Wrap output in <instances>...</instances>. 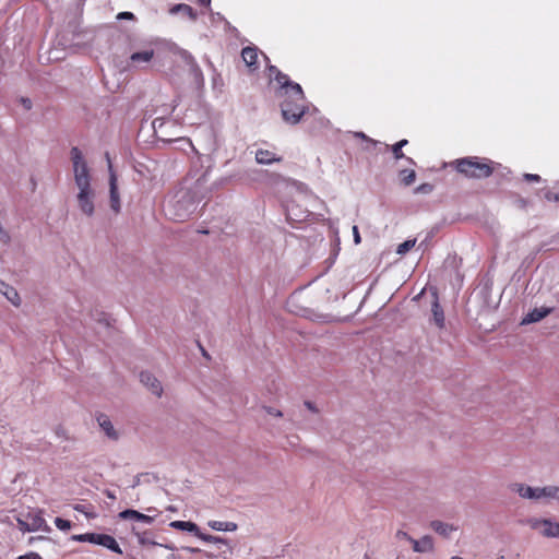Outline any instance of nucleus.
<instances>
[{
	"mask_svg": "<svg viewBox=\"0 0 559 559\" xmlns=\"http://www.w3.org/2000/svg\"><path fill=\"white\" fill-rule=\"evenodd\" d=\"M392 153H393L395 159H400V158L404 157L402 150L396 144H394L392 146Z\"/></svg>",
	"mask_w": 559,
	"mask_h": 559,
	"instance_id": "f704fd0d",
	"label": "nucleus"
},
{
	"mask_svg": "<svg viewBox=\"0 0 559 559\" xmlns=\"http://www.w3.org/2000/svg\"><path fill=\"white\" fill-rule=\"evenodd\" d=\"M17 559H41V557L37 552H28L20 556Z\"/></svg>",
	"mask_w": 559,
	"mask_h": 559,
	"instance_id": "4c0bfd02",
	"label": "nucleus"
},
{
	"mask_svg": "<svg viewBox=\"0 0 559 559\" xmlns=\"http://www.w3.org/2000/svg\"><path fill=\"white\" fill-rule=\"evenodd\" d=\"M524 178L527 181H539L540 180V177L538 175H533V174H525Z\"/></svg>",
	"mask_w": 559,
	"mask_h": 559,
	"instance_id": "58836bf2",
	"label": "nucleus"
},
{
	"mask_svg": "<svg viewBox=\"0 0 559 559\" xmlns=\"http://www.w3.org/2000/svg\"><path fill=\"white\" fill-rule=\"evenodd\" d=\"M396 537L400 539H405V540L409 542L411 544H412V540H414V538L411 535H408V533H406L404 531H397Z\"/></svg>",
	"mask_w": 559,
	"mask_h": 559,
	"instance_id": "72a5a7b5",
	"label": "nucleus"
},
{
	"mask_svg": "<svg viewBox=\"0 0 559 559\" xmlns=\"http://www.w3.org/2000/svg\"><path fill=\"white\" fill-rule=\"evenodd\" d=\"M154 57L153 49H145L142 51L133 52L130 56V62L132 66H138L140 63H148Z\"/></svg>",
	"mask_w": 559,
	"mask_h": 559,
	"instance_id": "6ab92c4d",
	"label": "nucleus"
},
{
	"mask_svg": "<svg viewBox=\"0 0 559 559\" xmlns=\"http://www.w3.org/2000/svg\"><path fill=\"white\" fill-rule=\"evenodd\" d=\"M22 104L26 109H31L32 107V102L28 98H23Z\"/></svg>",
	"mask_w": 559,
	"mask_h": 559,
	"instance_id": "a19ab883",
	"label": "nucleus"
},
{
	"mask_svg": "<svg viewBox=\"0 0 559 559\" xmlns=\"http://www.w3.org/2000/svg\"><path fill=\"white\" fill-rule=\"evenodd\" d=\"M169 525L170 527L176 530L193 533L197 537H199L200 535V530L198 525L190 521H173Z\"/></svg>",
	"mask_w": 559,
	"mask_h": 559,
	"instance_id": "aec40b11",
	"label": "nucleus"
},
{
	"mask_svg": "<svg viewBox=\"0 0 559 559\" xmlns=\"http://www.w3.org/2000/svg\"><path fill=\"white\" fill-rule=\"evenodd\" d=\"M85 515H86L87 518H92V519H93V518H96V514H95L94 512H87V511H86Z\"/></svg>",
	"mask_w": 559,
	"mask_h": 559,
	"instance_id": "de8ad7c7",
	"label": "nucleus"
},
{
	"mask_svg": "<svg viewBox=\"0 0 559 559\" xmlns=\"http://www.w3.org/2000/svg\"><path fill=\"white\" fill-rule=\"evenodd\" d=\"M97 545H100V546H103L105 548H108V549H110L111 551H114L116 554H119V555L122 554V549L120 548L119 544L110 535L99 534V537H98V540H97Z\"/></svg>",
	"mask_w": 559,
	"mask_h": 559,
	"instance_id": "a211bd4d",
	"label": "nucleus"
},
{
	"mask_svg": "<svg viewBox=\"0 0 559 559\" xmlns=\"http://www.w3.org/2000/svg\"><path fill=\"white\" fill-rule=\"evenodd\" d=\"M413 550L418 554L432 552L435 549L433 538L429 535L423 536L420 539L412 540Z\"/></svg>",
	"mask_w": 559,
	"mask_h": 559,
	"instance_id": "9b49d317",
	"label": "nucleus"
},
{
	"mask_svg": "<svg viewBox=\"0 0 559 559\" xmlns=\"http://www.w3.org/2000/svg\"><path fill=\"white\" fill-rule=\"evenodd\" d=\"M528 523L531 528L537 531L543 537L559 538V522L551 519L534 518Z\"/></svg>",
	"mask_w": 559,
	"mask_h": 559,
	"instance_id": "39448f33",
	"label": "nucleus"
},
{
	"mask_svg": "<svg viewBox=\"0 0 559 559\" xmlns=\"http://www.w3.org/2000/svg\"><path fill=\"white\" fill-rule=\"evenodd\" d=\"M255 160L258 164H261V165H270L272 163H275V162H281L282 158L281 157H277L275 155V153L269 151V150H258L255 152Z\"/></svg>",
	"mask_w": 559,
	"mask_h": 559,
	"instance_id": "dca6fc26",
	"label": "nucleus"
},
{
	"mask_svg": "<svg viewBox=\"0 0 559 559\" xmlns=\"http://www.w3.org/2000/svg\"><path fill=\"white\" fill-rule=\"evenodd\" d=\"M119 518L122 520H135L141 521L145 524H152L154 522V518L144 513H141L136 510L128 509L124 511H121L119 513Z\"/></svg>",
	"mask_w": 559,
	"mask_h": 559,
	"instance_id": "f8f14e48",
	"label": "nucleus"
},
{
	"mask_svg": "<svg viewBox=\"0 0 559 559\" xmlns=\"http://www.w3.org/2000/svg\"><path fill=\"white\" fill-rule=\"evenodd\" d=\"M167 559H180V556L175 552H171L169 556H167Z\"/></svg>",
	"mask_w": 559,
	"mask_h": 559,
	"instance_id": "a18cd8bd",
	"label": "nucleus"
},
{
	"mask_svg": "<svg viewBox=\"0 0 559 559\" xmlns=\"http://www.w3.org/2000/svg\"><path fill=\"white\" fill-rule=\"evenodd\" d=\"M200 2L204 5H209L211 0H200Z\"/></svg>",
	"mask_w": 559,
	"mask_h": 559,
	"instance_id": "8fccbe9b",
	"label": "nucleus"
},
{
	"mask_svg": "<svg viewBox=\"0 0 559 559\" xmlns=\"http://www.w3.org/2000/svg\"><path fill=\"white\" fill-rule=\"evenodd\" d=\"M117 19H118V20H133V19H134V15H133V13H131V12H120V13L117 15Z\"/></svg>",
	"mask_w": 559,
	"mask_h": 559,
	"instance_id": "c9c22d12",
	"label": "nucleus"
},
{
	"mask_svg": "<svg viewBox=\"0 0 559 559\" xmlns=\"http://www.w3.org/2000/svg\"><path fill=\"white\" fill-rule=\"evenodd\" d=\"M0 293L5 296V298L15 307L21 305V298L17 290L7 284L3 281H0Z\"/></svg>",
	"mask_w": 559,
	"mask_h": 559,
	"instance_id": "ddd939ff",
	"label": "nucleus"
},
{
	"mask_svg": "<svg viewBox=\"0 0 559 559\" xmlns=\"http://www.w3.org/2000/svg\"><path fill=\"white\" fill-rule=\"evenodd\" d=\"M427 190H430V187H428V186H420V187L417 188V191H423L424 192V191H427Z\"/></svg>",
	"mask_w": 559,
	"mask_h": 559,
	"instance_id": "49530a36",
	"label": "nucleus"
},
{
	"mask_svg": "<svg viewBox=\"0 0 559 559\" xmlns=\"http://www.w3.org/2000/svg\"><path fill=\"white\" fill-rule=\"evenodd\" d=\"M98 537H99V534L85 533V534H80V535H73L72 539L76 540V542H87V543L97 545Z\"/></svg>",
	"mask_w": 559,
	"mask_h": 559,
	"instance_id": "bb28decb",
	"label": "nucleus"
},
{
	"mask_svg": "<svg viewBox=\"0 0 559 559\" xmlns=\"http://www.w3.org/2000/svg\"><path fill=\"white\" fill-rule=\"evenodd\" d=\"M450 559H464V558L459 557V556H454V557H452V558H450Z\"/></svg>",
	"mask_w": 559,
	"mask_h": 559,
	"instance_id": "3c124183",
	"label": "nucleus"
},
{
	"mask_svg": "<svg viewBox=\"0 0 559 559\" xmlns=\"http://www.w3.org/2000/svg\"><path fill=\"white\" fill-rule=\"evenodd\" d=\"M178 12L187 14L191 20H195V17H197L193 12V9L190 5L185 4V3L177 4L170 10V13H173V14L178 13Z\"/></svg>",
	"mask_w": 559,
	"mask_h": 559,
	"instance_id": "a878e982",
	"label": "nucleus"
},
{
	"mask_svg": "<svg viewBox=\"0 0 559 559\" xmlns=\"http://www.w3.org/2000/svg\"><path fill=\"white\" fill-rule=\"evenodd\" d=\"M106 496H107L109 499H111V500H115V499H116L115 493H114V492H111V491H109V490H107V491H106Z\"/></svg>",
	"mask_w": 559,
	"mask_h": 559,
	"instance_id": "c03bdc74",
	"label": "nucleus"
},
{
	"mask_svg": "<svg viewBox=\"0 0 559 559\" xmlns=\"http://www.w3.org/2000/svg\"><path fill=\"white\" fill-rule=\"evenodd\" d=\"M353 236H354V242L356 245H359L361 242V238L359 235V230L357 226H353Z\"/></svg>",
	"mask_w": 559,
	"mask_h": 559,
	"instance_id": "e433bc0d",
	"label": "nucleus"
},
{
	"mask_svg": "<svg viewBox=\"0 0 559 559\" xmlns=\"http://www.w3.org/2000/svg\"><path fill=\"white\" fill-rule=\"evenodd\" d=\"M207 525L218 532H235L238 528V525L235 522H226V521H210Z\"/></svg>",
	"mask_w": 559,
	"mask_h": 559,
	"instance_id": "412c9836",
	"label": "nucleus"
},
{
	"mask_svg": "<svg viewBox=\"0 0 559 559\" xmlns=\"http://www.w3.org/2000/svg\"><path fill=\"white\" fill-rule=\"evenodd\" d=\"M456 169L469 178H486L492 174L489 165L478 162L476 158H462L456 160Z\"/></svg>",
	"mask_w": 559,
	"mask_h": 559,
	"instance_id": "20e7f679",
	"label": "nucleus"
},
{
	"mask_svg": "<svg viewBox=\"0 0 559 559\" xmlns=\"http://www.w3.org/2000/svg\"><path fill=\"white\" fill-rule=\"evenodd\" d=\"M74 510H75V511H78V512H82V513H84V514L86 513L85 506H83V504H76V506L74 507Z\"/></svg>",
	"mask_w": 559,
	"mask_h": 559,
	"instance_id": "79ce46f5",
	"label": "nucleus"
},
{
	"mask_svg": "<svg viewBox=\"0 0 559 559\" xmlns=\"http://www.w3.org/2000/svg\"><path fill=\"white\" fill-rule=\"evenodd\" d=\"M280 97L283 98L281 105L283 119L292 124L299 122L306 110L304 98L296 100L289 94H281Z\"/></svg>",
	"mask_w": 559,
	"mask_h": 559,
	"instance_id": "7ed1b4c3",
	"label": "nucleus"
},
{
	"mask_svg": "<svg viewBox=\"0 0 559 559\" xmlns=\"http://www.w3.org/2000/svg\"><path fill=\"white\" fill-rule=\"evenodd\" d=\"M407 144V140H401L400 142L396 143V145L402 150L403 146H405Z\"/></svg>",
	"mask_w": 559,
	"mask_h": 559,
	"instance_id": "37998d69",
	"label": "nucleus"
},
{
	"mask_svg": "<svg viewBox=\"0 0 559 559\" xmlns=\"http://www.w3.org/2000/svg\"><path fill=\"white\" fill-rule=\"evenodd\" d=\"M241 57L249 68H254L258 60V50L257 48L246 47L242 49Z\"/></svg>",
	"mask_w": 559,
	"mask_h": 559,
	"instance_id": "4be33fe9",
	"label": "nucleus"
},
{
	"mask_svg": "<svg viewBox=\"0 0 559 559\" xmlns=\"http://www.w3.org/2000/svg\"><path fill=\"white\" fill-rule=\"evenodd\" d=\"M263 409L270 416H273V417H276V418L283 417V413L280 409L275 408V407L264 406Z\"/></svg>",
	"mask_w": 559,
	"mask_h": 559,
	"instance_id": "2f4dec72",
	"label": "nucleus"
},
{
	"mask_svg": "<svg viewBox=\"0 0 559 559\" xmlns=\"http://www.w3.org/2000/svg\"><path fill=\"white\" fill-rule=\"evenodd\" d=\"M136 537H138V542L140 545L142 546H162V547H165L166 549H169L171 551H174L175 547L173 545H162L155 540H153L147 533H138L136 534Z\"/></svg>",
	"mask_w": 559,
	"mask_h": 559,
	"instance_id": "5701e85b",
	"label": "nucleus"
},
{
	"mask_svg": "<svg viewBox=\"0 0 559 559\" xmlns=\"http://www.w3.org/2000/svg\"><path fill=\"white\" fill-rule=\"evenodd\" d=\"M185 549H186V550H188V551H190V552H197V551H199V549H198V548H191V547H186Z\"/></svg>",
	"mask_w": 559,
	"mask_h": 559,
	"instance_id": "09e8293b",
	"label": "nucleus"
},
{
	"mask_svg": "<svg viewBox=\"0 0 559 559\" xmlns=\"http://www.w3.org/2000/svg\"><path fill=\"white\" fill-rule=\"evenodd\" d=\"M26 519L29 523L31 532L40 530L45 524V520L39 514L28 513Z\"/></svg>",
	"mask_w": 559,
	"mask_h": 559,
	"instance_id": "393cba45",
	"label": "nucleus"
},
{
	"mask_svg": "<svg viewBox=\"0 0 559 559\" xmlns=\"http://www.w3.org/2000/svg\"><path fill=\"white\" fill-rule=\"evenodd\" d=\"M549 308H535L523 318L522 324L538 322L542 319H544L547 314H549Z\"/></svg>",
	"mask_w": 559,
	"mask_h": 559,
	"instance_id": "f3484780",
	"label": "nucleus"
},
{
	"mask_svg": "<svg viewBox=\"0 0 559 559\" xmlns=\"http://www.w3.org/2000/svg\"><path fill=\"white\" fill-rule=\"evenodd\" d=\"M510 490L522 499L535 502L543 501L544 487H532L524 483H513L510 485Z\"/></svg>",
	"mask_w": 559,
	"mask_h": 559,
	"instance_id": "423d86ee",
	"label": "nucleus"
},
{
	"mask_svg": "<svg viewBox=\"0 0 559 559\" xmlns=\"http://www.w3.org/2000/svg\"><path fill=\"white\" fill-rule=\"evenodd\" d=\"M275 81L281 85V94H289L294 99H302V90L299 84L289 82L287 75L276 72Z\"/></svg>",
	"mask_w": 559,
	"mask_h": 559,
	"instance_id": "0eeeda50",
	"label": "nucleus"
},
{
	"mask_svg": "<svg viewBox=\"0 0 559 559\" xmlns=\"http://www.w3.org/2000/svg\"><path fill=\"white\" fill-rule=\"evenodd\" d=\"M16 521H17L20 531L31 532V527H29V523H28L27 519L17 518Z\"/></svg>",
	"mask_w": 559,
	"mask_h": 559,
	"instance_id": "473e14b6",
	"label": "nucleus"
},
{
	"mask_svg": "<svg viewBox=\"0 0 559 559\" xmlns=\"http://www.w3.org/2000/svg\"><path fill=\"white\" fill-rule=\"evenodd\" d=\"M435 299L431 305V312H432V320L433 323L439 328L443 329L445 323L444 312L442 307L440 306L438 301V297L436 294H433Z\"/></svg>",
	"mask_w": 559,
	"mask_h": 559,
	"instance_id": "4468645a",
	"label": "nucleus"
},
{
	"mask_svg": "<svg viewBox=\"0 0 559 559\" xmlns=\"http://www.w3.org/2000/svg\"><path fill=\"white\" fill-rule=\"evenodd\" d=\"M415 171L414 170H402L401 171V179L406 185L409 186L415 181Z\"/></svg>",
	"mask_w": 559,
	"mask_h": 559,
	"instance_id": "c756f323",
	"label": "nucleus"
},
{
	"mask_svg": "<svg viewBox=\"0 0 559 559\" xmlns=\"http://www.w3.org/2000/svg\"><path fill=\"white\" fill-rule=\"evenodd\" d=\"M71 160L73 164L74 181L78 188V206L84 215L91 217L95 212V192L91 187V177L87 164L83 158L82 152L78 147H72Z\"/></svg>",
	"mask_w": 559,
	"mask_h": 559,
	"instance_id": "f03ea898",
	"label": "nucleus"
},
{
	"mask_svg": "<svg viewBox=\"0 0 559 559\" xmlns=\"http://www.w3.org/2000/svg\"><path fill=\"white\" fill-rule=\"evenodd\" d=\"M108 168H109V197H110V207L115 213H119L121 209L120 197L118 192L117 186V177L112 170L109 156L107 155Z\"/></svg>",
	"mask_w": 559,
	"mask_h": 559,
	"instance_id": "6e6552de",
	"label": "nucleus"
},
{
	"mask_svg": "<svg viewBox=\"0 0 559 559\" xmlns=\"http://www.w3.org/2000/svg\"><path fill=\"white\" fill-rule=\"evenodd\" d=\"M55 524L60 531H68L71 528V522L61 518H56Z\"/></svg>",
	"mask_w": 559,
	"mask_h": 559,
	"instance_id": "7c9ffc66",
	"label": "nucleus"
},
{
	"mask_svg": "<svg viewBox=\"0 0 559 559\" xmlns=\"http://www.w3.org/2000/svg\"><path fill=\"white\" fill-rule=\"evenodd\" d=\"M140 382L157 397L163 394L160 381L151 372L143 371L140 373Z\"/></svg>",
	"mask_w": 559,
	"mask_h": 559,
	"instance_id": "9d476101",
	"label": "nucleus"
},
{
	"mask_svg": "<svg viewBox=\"0 0 559 559\" xmlns=\"http://www.w3.org/2000/svg\"><path fill=\"white\" fill-rule=\"evenodd\" d=\"M430 527L440 536L449 538L451 534L456 531V527L453 524L445 523L442 521H432L430 523Z\"/></svg>",
	"mask_w": 559,
	"mask_h": 559,
	"instance_id": "2eb2a0df",
	"label": "nucleus"
},
{
	"mask_svg": "<svg viewBox=\"0 0 559 559\" xmlns=\"http://www.w3.org/2000/svg\"><path fill=\"white\" fill-rule=\"evenodd\" d=\"M97 424L103 433L111 441H118L120 439V431L116 429L110 418L105 414H99L96 417Z\"/></svg>",
	"mask_w": 559,
	"mask_h": 559,
	"instance_id": "1a4fd4ad",
	"label": "nucleus"
},
{
	"mask_svg": "<svg viewBox=\"0 0 559 559\" xmlns=\"http://www.w3.org/2000/svg\"><path fill=\"white\" fill-rule=\"evenodd\" d=\"M305 406H306L310 412H312V413H318V412H319V411H318V408H317V406H316L312 402H310V401H306V402H305Z\"/></svg>",
	"mask_w": 559,
	"mask_h": 559,
	"instance_id": "ea45409f",
	"label": "nucleus"
},
{
	"mask_svg": "<svg viewBox=\"0 0 559 559\" xmlns=\"http://www.w3.org/2000/svg\"><path fill=\"white\" fill-rule=\"evenodd\" d=\"M198 538H200L203 542L213 543V544H226L227 543L226 539H224L219 536L209 535V534H204L202 532H200V535Z\"/></svg>",
	"mask_w": 559,
	"mask_h": 559,
	"instance_id": "cd10ccee",
	"label": "nucleus"
},
{
	"mask_svg": "<svg viewBox=\"0 0 559 559\" xmlns=\"http://www.w3.org/2000/svg\"><path fill=\"white\" fill-rule=\"evenodd\" d=\"M543 500L559 502V486L558 485L544 486Z\"/></svg>",
	"mask_w": 559,
	"mask_h": 559,
	"instance_id": "b1692460",
	"label": "nucleus"
},
{
	"mask_svg": "<svg viewBox=\"0 0 559 559\" xmlns=\"http://www.w3.org/2000/svg\"><path fill=\"white\" fill-rule=\"evenodd\" d=\"M416 243V239H408L397 246L396 253L397 254H405L408 252L412 248H414Z\"/></svg>",
	"mask_w": 559,
	"mask_h": 559,
	"instance_id": "c85d7f7f",
	"label": "nucleus"
},
{
	"mask_svg": "<svg viewBox=\"0 0 559 559\" xmlns=\"http://www.w3.org/2000/svg\"><path fill=\"white\" fill-rule=\"evenodd\" d=\"M206 182V176L203 175L193 185L186 182L183 186L179 187L167 202V215L174 221H185L189 218L203 198V190Z\"/></svg>",
	"mask_w": 559,
	"mask_h": 559,
	"instance_id": "f257e3e1",
	"label": "nucleus"
}]
</instances>
